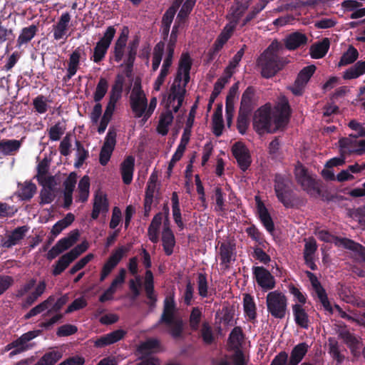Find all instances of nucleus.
<instances>
[{"label": "nucleus", "mask_w": 365, "mask_h": 365, "mask_svg": "<svg viewBox=\"0 0 365 365\" xmlns=\"http://www.w3.org/2000/svg\"><path fill=\"white\" fill-rule=\"evenodd\" d=\"M172 211H173V219L177 224V225L182 228L183 227V223L182 221L181 217V212L180 209V205H179V199L177 193L174 192L172 195Z\"/></svg>", "instance_id": "obj_51"}, {"label": "nucleus", "mask_w": 365, "mask_h": 365, "mask_svg": "<svg viewBox=\"0 0 365 365\" xmlns=\"http://www.w3.org/2000/svg\"><path fill=\"white\" fill-rule=\"evenodd\" d=\"M108 81L104 78H101L93 93V99L95 102H99L101 99H103L108 91Z\"/></svg>", "instance_id": "obj_55"}, {"label": "nucleus", "mask_w": 365, "mask_h": 365, "mask_svg": "<svg viewBox=\"0 0 365 365\" xmlns=\"http://www.w3.org/2000/svg\"><path fill=\"white\" fill-rule=\"evenodd\" d=\"M71 15L68 12L63 13L57 23L53 25V34L55 40L66 39L69 29Z\"/></svg>", "instance_id": "obj_22"}, {"label": "nucleus", "mask_w": 365, "mask_h": 365, "mask_svg": "<svg viewBox=\"0 0 365 365\" xmlns=\"http://www.w3.org/2000/svg\"><path fill=\"white\" fill-rule=\"evenodd\" d=\"M183 4L177 16V21H182L192 11L196 0H183Z\"/></svg>", "instance_id": "obj_57"}, {"label": "nucleus", "mask_w": 365, "mask_h": 365, "mask_svg": "<svg viewBox=\"0 0 365 365\" xmlns=\"http://www.w3.org/2000/svg\"><path fill=\"white\" fill-rule=\"evenodd\" d=\"M77 181V175L71 173L65 180L64 185V207H68L73 201V191Z\"/></svg>", "instance_id": "obj_29"}, {"label": "nucleus", "mask_w": 365, "mask_h": 365, "mask_svg": "<svg viewBox=\"0 0 365 365\" xmlns=\"http://www.w3.org/2000/svg\"><path fill=\"white\" fill-rule=\"evenodd\" d=\"M173 120V115L170 111H166L161 114L157 128L158 132L162 135H165L169 130V127Z\"/></svg>", "instance_id": "obj_40"}, {"label": "nucleus", "mask_w": 365, "mask_h": 365, "mask_svg": "<svg viewBox=\"0 0 365 365\" xmlns=\"http://www.w3.org/2000/svg\"><path fill=\"white\" fill-rule=\"evenodd\" d=\"M292 310L295 323L302 328L307 329L309 324V318L306 306L292 304Z\"/></svg>", "instance_id": "obj_28"}, {"label": "nucleus", "mask_w": 365, "mask_h": 365, "mask_svg": "<svg viewBox=\"0 0 365 365\" xmlns=\"http://www.w3.org/2000/svg\"><path fill=\"white\" fill-rule=\"evenodd\" d=\"M232 152L240 168L243 171L246 170L252 160L250 151L245 145L240 141L235 143L232 147Z\"/></svg>", "instance_id": "obj_18"}, {"label": "nucleus", "mask_w": 365, "mask_h": 365, "mask_svg": "<svg viewBox=\"0 0 365 365\" xmlns=\"http://www.w3.org/2000/svg\"><path fill=\"white\" fill-rule=\"evenodd\" d=\"M125 334V331L123 329L115 330L110 333L100 336L94 341V344L96 347L99 348L113 344L122 339Z\"/></svg>", "instance_id": "obj_25"}, {"label": "nucleus", "mask_w": 365, "mask_h": 365, "mask_svg": "<svg viewBox=\"0 0 365 365\" xmlns=\"http://www.w3.org/2000/svg\"><path fill=\"white\" fill-rule=\"evenodd\" d=\"M116 143V132L114 129L110 128L105 138L104 143L100 153L99 161L102 165H106L113 153Z\"/></svg>", "instance_id": "obj_16"}, {"label": "nucleus", "mask_w": 365, "mask_h": 365, "mask_svg": "<svg viewBox=\"0 0 365 365\" xmlns=\"http://www.w3.org/2000/svg\"><path fill=\"white\" fill-rule=\"evenodd\" d=\"M28 230L29 228L26 226L17 227L2 240V246L9 248L18 245L24 237Z\"/></svg>", "instance_id": "obj_27"}, {"label": "nucleus", "mask_w": 365, "mask_h": 365, "mask_svg": "<svg viewBox=\"0 0 365 365\" xmlns=\"http://www.w3.org/2000/svg\"><path fill=\"white\" fill-rule=\"evenodd\" d=\"M108 211V202L106 195L101 190H98L93 199V208L91 213L93 219H97L100 214H106Z\"/></svg>", "instance_id": "obj_23"}, {"label": "nucleus", "mask_w": 365, "mask_h": 365, "mask_svg": "<svg viewBox=\"0 0 365 365\" xmlns=\"http://www.w3.org/2000/svg\"><path fill=\"white\" fill-rule=\"evenodd\" d=\"M46 287L45 281H40L36 284V281L34 279H31L23 284L18 292V295L26 296L23 302L24 307H29L36 302L45 292Z\"/></svg>", "instance_id": "obj_9"}, {"label": "nucleus", "mask_w": 365, "mask_h": 365, "mask_svg": "<svg viewBox=\"0 0 365 365\" xmlns=\"http://www.w3.org/2000/svg\"><path fill=\"white\" fill-rule=\"evenodd\" d=\"M255 200H256L257 212H258L260 220L263 223L266 230L270 233L272 232L274 230V224L272 222V220L271 219L269 214L267 212V208L265 207L264 204L262 202V201L260 200V199L258 196L255 197Z\"/></svg>", "instance_id": "obj_32"}, {"label": "nucleus", "mask_w": 365, "mask_h": 365, "mask_svg": "<svg viewBox=\"0 0 365 365\" xmlns=\"http://www.w3.org/2000/svg\"><path fill=\"white\" fill-rule=\"evenodd\" d=\"M295 177L304 190L310 195H316L319 190L314 179L308 174L307 170L301 164H297L294 170Z\"/></svg>", "instance_id": "obj_14"}, {"label": "nucleus", "mask_w": 365, "mask_h": 365, "mask_svg": "<svg viewBox=\"0 0 365 365\" xmlns=\"http://www.w3.org/2000/svg\"><path fill=\"white\" fill-rule=\"evenodd\" d=\"M36 190V185L29 182H26L19 185V195L22 200H29L33 197Z\"/></svg>", "instance_id": "obj_54"}, {"label": "nucleus", "mask_w": 365, "mask_h": 365, "mask_svg": "<svg viewBox=\"0 0 365 365\" xmlns=\"http://www.w3.org/2000/svg\"><path fill=\"white\" fill-rule=\"evenodd\" d=\"M86 56L85 51L82 47L76 48L69 56L67 67V74L64 79H71L76 75L81 60Z\"/></svg>", "instance_id": "obj_21"}, {"label": "nucleus", "mask_w": 365, "mask_h": 365, "mask_svg": "<svg viewBox=\"0 0 365 365\" xmlns=\"http://www.w3.org/2000/svg\"><path fill=\"white\" fill-rule=\"evenodd\" d=\"M312 285L315 288V290L317 293L318 297H319L320 302H322V304H323L324 307L326 309L329 310L331 309L330 304L328 301V299L327 297V295L325 294L324 289L320 287L317 279L312 280Z\"/></svg>", "instance_id": "obj_59"}, {"label": "nucleus", "mask_w": 365, "mask_h": 365, "mask_svg": "<svg viewBox=\"0 0 365 365\" xmlns=\"http://www.w3.org/2000/svg\"><path fill=\"white\" fill-rule=\"evenodd\" d=\"M278 43L273 42L262 53L258 60L261 67L262 75L264 78H270L275 75L282 68V64L277 55Z\"/></svg>", "instance_id": "obj_7"}, {"label": "nucleus", "mask_w": 365, "mask_h": 365, "mask_svg": "<svg viewBox=\"0 0 365 365\" xmlns=\"http://www.w3.org/2000/svg\"><path fill=\"white\" fill-rule=\"evenodd\" d=\"M88 248V243L87 242H83L81 244L77 245L72 249L69 252L66 253L67 255L73 261L80 255L87 250Z\"/></svg>", "instance_id": "obj_63"}, {"label": "nucleus", "mask_w": 365, "mask_h": 365, "mask_svg": "<svg viewBox=\"0 0 365 365\" xmlns=\"http://www.w3.org/2000/svg\"><path fill=\"white\" fill-rule=\"evenodd\" d=\"M359 56L358 51L350 46L347 51L342 55L338 63L339 67L354 63Z\"/></svg>", "instance_id": "obj_50"}, {"label": "nucleus", "mask_w": 365, "mask_h": 365, "mask_svg": "<svg viewBox=\"0 0 365 365\" xmlns=\"http://www.w3.org/2000/svg\"><path fill=\"white\" fill-rule=\"evenodd\" d=\"M162 242L163 250L167 255H170L173 252V249L175 245V237L169 228L168 223L165 222L164 228L162 233Z\"/></svg>", "instance_id": "obj_30"}, {"label": "nucleus", "mask_w": 365, "mask_h": 365, "mask_svg": "<svg viewBox=\"0 0 365 365\" xmlns=\"http://www.w3.org/2000/svg\"><path fill=\"white\" fill-rule=\"evenodd\" d=\"M316 235L320 240L327 242H333L338 247L349 249V247H353L356 246L354 241L346 238L334 237L324 230L317 231Z\"/></svg>", "instance_id": "obj_24"}, {"label": "nucleus", "mask_w": 365, "mask_h": 365, "mask_svg": "<svg viewBox=\"0 0 365 365\" xmlns=\"http://www.w3.org/2000/svg\"><path fill=\"white\" fill-rule=\"evenodd\" d=\"M365 73V61H358L351 67L346 69L343 74L344 79H354Z\"/></svg>", "instance_id": "obj_36"}, {"label": "nucleus", "mask_w": 365, "mask_h": 365, "mask_svg": "<svg viewBox=\"0 0 365 365\" xmlns=\"http://www.w3.org/2000/svg\"><path fill=\"white\" fill-rule=\"evenodd\" d=\"M20 146L21 142L18 140H3L0 141V153L11 155L16 152Z\"/></svg>", "instance_id": "obj_41"}, {"label": "nucleus", "mask_w": 365, "mask_h": 365, "mask_svg": "<svg viewBox=\"0 0 365 365\" xmlns=\"http://www.w3.org/2000/svg\"><path fill=\"white\" fill-rule=\"evenodd\" d=\"M201 319V312L198 308H194L190 317V325L192 330H197Z\"/></svg>", "instance_id": "obj_64"}, {"label": "nucleus", "mask_w": 365, "mask_h": 365, "mask_svg": "<svg viewBox=\"0 0 365 365\" xmlns=\"http://www.w3.org/2000/svg\"><path fill=\"white\" fill-rule=\"evenodd\" d=\"M289 113L288 101L282 96L272 109L264 106L256 111L253 120L254 127L259 134L274 133L287 124Z\"/></svg>", "instance_id": "obj_1"}, {"label": "nucleus", "mask_w": 365, "mask_h": 365, "mask_svg": "<svg viewBox=\"0 0 365 365\" xmlns=\"http://www.w3.org/2000/svg\"><path fill=\"white\" fill-rule=\"evenodd\" d=\"M192 66V60L188 54L181 56L179 61L176 76L172 83L168 93V103L169 108L174 112H178L182 106L186 86L190 81V71Z\"/></svg>", "instance_id": "obj_3"}, {"label": "nucleus", "mask_w": 365, "mask_h": 365, "mask_svg": "<svg viewBox=\"0 0 365 365\" xmlns=\"http://www.w3.org/2000/svg\"><path fill=\"white\" fill-rule=\"evenodd\" d=\"M307 42V36L299 32L292 33L288 35L284 39L285 46L289 50L296 49L305 45Z\"/></svg>", "instance_id": "obj_34"}, {"label": "nucleus", "mask_w": 365, "mask_h": 365, "mask_svg": "<svg viewBox=\"0 0 365 365\" xmlns=\"http://www.w3.org/2000/svg\"><path fill=\"white\" fill-rule=\"evenodd\" d=\"M160 346L157 339H149L142 342L138 347V351L141 354H147L156 351Z\"/></svg>", "instance_id": "obj_48"}, {"label": "nucleus", "mask_w": 365, "mask_h": 365, "mask_svg": "<svg viewBox=\"0 0 365 365\" xmlns=\"http://www.w3.org/2000/svg\"><path fill=\"white\" fill-rule=\"evenodd\" d=\"M65 127L63 124L57 123L51 126L48 130L49 138L53 141L58 140L64 133Z\"/></svg>", "instance_id": "obj_60"}, {"label": "nucleus", "mask_w": 365, "mask_h": 365, "mask_svg": "<svg viewBox=\"0 0 365 365\" xmlns=\"http://www.w3.org/2000/svg\"><path fill=\"white\" fill-rule=\"evenodd\" d=\"M274 190L278 200L286 207L293 205V193L292 183L287 179L281 175L275 178Z\"/></svg>", "instance_id": "obj_11"}, {"label": "nucleus", "mask_w": 365, "mask_h": 365, "mask_svg": "<svg viewBox=\"0 0 365 365\" xmlns=\"http://www.w3.org/2000/svg\"><path fill=\"white\" fill-rule=\"evenodd\" d=\"M115 34V29L113 26H109L107 28L103 36L97 42L95 48H93V53L91 57V59L94 63H99L105 58Z\"/></svg>", "instance_id": "obj_12"}, {"label": "nucleus", "mask_w": 365, "mask_h": 365, "mask_svg": "<svg viewBox=\"0 0 365 365\" xmlns=\"http://www.w3.org/2000/svg\"><path fill=\"white\" fill-rule=\"evenodd\" d=\"M356 138L357 136L350 135L348 138H344L339 140L340 150L343 155L354 154L352 150L356 149Z\"/></svg>", "instance_id": "obj_42"}, {"label": "nucleus", "mask_w": 365, "mask_h": 365, "mask_svg": "<svg viewBox=\"0 0 365 365\" xmlns=\"http://www.w3.org/2000/svg\"><path fill=\"white\" fill-rule=\"evenodd\" d=\"M128 34V29L124 27L115 43L113 54L115 61H123L126 66H130L134 61L138 43V41H133L127 45Z\"/></svg>", "instance_id": "obj_6"}, {"label": "nucleus", "mask_w": 365, "mask_h": 365, "mask_svg": "<svg viewBox=\"0 0 365 365\" xmlns=\"http://www.w3.org/2000/svg\"><path fill=\"white\" fill-rule=\"evenodd\" d=\"M267 309L269 314L276 319H283L287 310V298L279 291L269 292L266 297Z\"/></svg>", "instance_id": "obj_8"}, {"label": "nucleus", "mask_w": 365, "mask_h": 365, "mask_svg": "<svg viewBox=\"0 0 365 365\" xmlns=\"http://www.w3.org/2000/svg\"><path fill=\"white\" fill-rule=\"evenodd\" d=\"M219 257L220 265L224 269H227L235 259L233 246L228 243L222 244L220 247Z\"/></svg>", "instance_id": "obj_26"}, {"label": "nucleus", "mask_w": 365, "mask_h": 365, "mask_svg": "<svg viewBox=\"0 0 365 365\" xmlns=\"http://www.w3.org/2000/svg\"><path fill=\"white\" fill-rule=\"evenodd\" d=\"M315 69L316 67L311 65L301 70L294 83L289 88L294 95L300 96L302 94L306 84L314 74Z\"/></svg>", "instance_id": "obj_17"}, {"label": "nucleus", "mask_w": 365, "mask_h": 365, "mask_svg": "<svg viewBox=\"0 0 365 365\" xmlns=\"http://www.w3.org/2000/svg\"><path fill=\"white\" fill-rule=\"evenodd\" d=\"M130 105L135 118H142L145 121V115L147 108V98L142 90L140 83L135 81L130 95Z\"/></svg>", "instance_id": "obj_10"}, {"label": "nucleus", "mask_w": 365, "mask_h": 365, "mask_svg": "<svg viewBox=\"0 0 365 365\" xmlns=\"http://www.w3.org/2000/svg\"><path fill=\"white\" fill-rule=\"evenodd\" d=\"M172 337L177 339L182 336L183 322L178 316V309L173 297H168L164 301L163 314L159 320Z\"/></svg>", "instance_id": "obj_5"}, {"label": "nucleus", "mask_w": 365, "mask_h": 365, "mask_svg": "<svg viewBox=\"0 0 365 365\" xmlns=\"http://www.w3.org/2000/svg\"><path fill=\"white\" fill-rule=\"evenodd\" d=\"M138 264L137 257L131 258L129 261L128 269L130 272L135 276V278L130 280L129 287L133 297H137L139 296L140 293V288L143 284L148 298L151 301L155 302L156 299L154 294V277L152 272L149 269L146 270L143 281V278L138 274Z\"/></svg>", "instance_id": "obj_4"}, {"label": "nucleus", "mask_w": 365, "mask_h": 365, "mask_svg": "<svg viewBox=\"0 0 365 365\" xmlns=\"http://www.w3.org/2000/svg\"><path fill=\"white\" fill-rule=\"evenodd\" d=\"M36 334L34 331H29L24 334H23L19 339L16 340L15 341L9 344L5 347V351H11L9 354V356L12 357L14 355L20 354L23 351H25L32 346L29 341L35 338Z\"/></svg>", "instance_id": "obj_15"}, {"label": "nucleus", "mask_w": 365, "mask_h": 365, "mask_svg": "<svg viewBox=\"0 0 365 365\" xmlns=\"http://www.w3.org/2000/svg\"><path fill=\"white\" fill-rule=\"evenodd\" d=\"M266 4L267 2L264 1H259L245 19H241V17L250 5V0H235L227 16L229 23L225 26L215 42L216 50L220 49L227 41L237 24H239L241 26H244L264 9Z\"/></svg>", "instance_id": "obj_2"}, {"label": "nucleus", "mask_w": 365, "mask_h": 365, "mask_svg": "<svg viewBox=\"0 0 365 365\" xmlns=\"http://www.w3.org/2000/svg\"><path fill=\"white\" fill-rule=\"evenodd\" d=\"M128 251V248L122 246L113 252L103 267L100 277L101 282L106 279Z\"/></svg>", "instance_id": "obj_19"}, {"label": "nucleus", "mask_w": 365, "mask_h": 365, "mask_svg": "<svg viewBox=\"0 0 365 365\" xmlns=\"http://www.w3.org/2000/svg\"><path fill=\"white\" fill-rule=\"evenodd\" d=\"M288 289L293 298V304H299L300 306L306 305L307 296L304 293L293 284H289Z\"/></svg>", "instance_id": "obj_52"}, {"label": "nucleus", "mask_w": 365, "mask_h": 365, "mask_svg": "<svg viewBox=\"0 0 365 365\" xmlns=\"http://www.w3.org/2000/svg\"><path fill=\"white\" fill-rule=\"evenodd\" d=\"M201 336L203 341L207 344H211L214 340V335L211 327L207 323H203L201 329Z\"/></svg>", "instance_id": "obj_61"}, {"label": "nucleus", "mask_w": 365, "mask_h": 365, "mask_svg": "<svg viewBox=\"0 0 365 365\" xmlns=\"http://www.w3.org/2000/svg\"><path fill=\"white\" fill-rule=\"evenodd\" d=\"M79 233L78 230L72 231L67 237L58 240L56 245L62 253L63 251L72 247L78 240Z\"/></svg>", "instance_id": "obj_38"}, {"label": "nucleus", "mask_w": 365, "mask_h": 365, "mask_svg": "<svg viewBox=\"0 0 365 365\" xmlns=\"http://www.w3.org/2000/svg\"><path fill=\"white\" fill-rule=\"evenodd\" d=\"M329 47V42L328 39H324L322 41L316 43L311 47V56L313 58H322L328 51Z\"/></svg>", "instance_id": "obj_43"}, {"label": "nucleus", "mask_w": 365, "mask_h": 365, "mask_svg": "<svg viewBox=\"0 0 365 365\" xmlns=\"http://www.w3.org/2000/svg\"><path fill=\"white\" fill-rule=\"evenodd\" d=\"M90 180L86 175L83 176L79 181L78 185V200L86 202L89 196Z\"/></svg>", "instance_id": "obj_45"}, {"label": "nucleus", "mask_w": 365, "mask_h": 365, "mask_svg": "<svg viewBox=\"0 0 365 365\" xmlns=\"http://www.w3.org/2000/svg\"><path fill=\"white\" fill-rule=\"evenodd\" d=\"M164 47V43L160 42L157 43L154 48L152 61V68L153 71H156L160 66L163 55Z\"/></svg>", "instance_id": "obj_56"}, {"label": "nucleus", "mask_w": 365, "mask_h": 365, "mask_svg": "<svg viewBox=\"0 0 365 365\" xmlns=\"http://www.w3.org/2000/svg\"><path fill=\"white\" fill-rule=\"evenodd\" d=\"M75 217L72 213H68L66 216L58 221L52 227L51 232L53 235L57 236L64 229L68 227L74 220Z\"/></svg>", "instance_id": "obj_47"}, {"label": "nucleus", "mask_w": 365, "mask_h": 365, "mask_svg": "<svg viewBox=\"0 0 365 365\" xmlns=\"http://www.w3.org/2000/svg\"><path fill=\"white\" fill-rule=\"evenodd\" d=\"M79 233L78 230L72 231L67 237L58 240L56 245L62 253L63 251L72 247L78 240Z\"/></svg>", "instance_id": "obj_39"}, {"label": "nucleus", "mask_w": 365, "mask_h": 365, "mask_svg": "<svg viewBox=\"0 0 365 365\" xmlns=\"http://www.w3.org/2000/svg\"><path fill=\"white\" fill-rule=\"evenodd\" d=\"M34 106L39 113H45L48 109V101L46 97L39 96L34 100Z\"/></svg>", "instance_id": "obj_62"}, {"label": "nucleus", "mask_w": 365, "mask_h": 365, "mask_svg": "<svg viewBox=\"0 0 365 365\" xmlns=\"http://www.w3.org/2000/svg\"><path fill=\"white\" fill-rule=\"evenodd\" d=\"M243 308L246 317H247L250 320H253L256 318V304L254 298L248 294H244Z\"/></svg>", "instance_id": "obj_35"}, {"label": "nucleus", "mask_w": 365, "mask_h": 365, "mask_svg": "<svg viewBox=\"0 0 365 365\" xmlns=\"http://www.w3.org/2000/svg\"><path fill=\"white\" fill-rule=\"evenodd\" d=\"M135 159L133 156H128L120 165V173L123 181L128 185L132 182L134 171Z\"/></svg>", "instance_id": "obj_31"}, {"label": "nucleus", "mask_w": 365, "mask_h": 365, "mask_svg": "<svg viewBox=\"0 0 365 365\" xmlns=\"http://www.w3.org/2000/svg\"><path fill=\"white\" fill-rule=\"evenodd\" d=\"M253 274L257 284L264 291L270 290L275 287V279L272 274L263 267L253 268Z\"/></svg>", "instance_id": "obj_20"}, {"label": "nucleus", "mask_w": 365, "mask_h": 365, "mask_svg": "<svg viewBox=\"0 0 365 365\" xmlns=\"http://www.w3.org/2000/svg\"><path fill=\"white\" fill-rule=\"evenodd\" d=\"M61 357V352L53 350L46 353L37 363L38 365H54Z\"/></svg>", "instance_id": "obj_53"}, {"label": "nucleus", "mask_w": 365, "mask_h": 365, "mask_svg": "<svg viewBox=\"0 0 365 365\" xmlns=\"http://www.w3.org/2000/svg\"><path fill=\"white\" fill-rule=\"evenodd\" d=\"M243 340L242 330L239 327H235L230 333L229 337V346L235 350L232 355V361L235 365H246L247 361L245 356L240 349Z\"/></svg>", "instance_id": "obj_13"}, {"label": "nucleus", "mask_w": 365, "mask_h": 365, "mask_svg": "<svg viewBox=\"0 0 365 365\" xmlns=\"http://www.w3.org/2000/svg\"><path fill=\"white\" fill-rule=\"evenodd\" d=\"M73 262V260L67 255V254L63 255L57 262L55 265L53 274L58 275L60 274L69 265V264Z\"/></svg>", "instance_id": "obj_58"}, {"label": "nucleus", "mask_w": 365, "mask_h": 365, "mask_svg": "<svg viewBox=\"0 0 365 365\" xmlns=\"http://www.w3.org/2000/svg\"><path fill=\"white\" fill-rule=\"evenodd\" d=\"M308 350L306 343L297 344L292 350L289 365H297L303 359Z\"/></svg>", "instance_id": "obj_37"}, {"label": "nucleus", "mask_w": 365, "mask_h": 365, "mask_svg": "<svg viewBox=\"0 0 365 365\" xmlns=\"http://www.w3.org/2000/svg\"><path fill=\"white\" fill-rule=\"evenodd\" d=\"M37 31L38 28L35 25L24 28L18 38V43L19 45L27 43L34 37Z\"/></svg>", "instance_id": "obj_49"}, {"label": "nucleus", "mask_w": 365, "mask_h": 365, "mask_svg": "<svg viewBox=\"0 0 365 365\" xmlns=\"http://www.w3.org/2000/svg\"><path fill=\"white\" fill-rule=\"evenodd\" d=\"M53 302V297H49L46 300L43 301L41 304H38L33 309H31L25 316L26 318L29 319L38 314L47 312L48 314V308L51 306Z\"/></svg>", "instance_id": "obj_46"}, {"label": "nucleus", "mask_w": 365, "mask_h": 365, "mask_svg": "<svg viewBox=\"0 0 365 365\" xmlns=\"http://www.w3.org/2000/svg\"><path fill=\"white\" fill-rule=\"evenodd\" d=\"M213 132L217 136H220L222 133L223 120H222V108L221 106L215 111L212 116Z\"/></svg>", "instance_id": "obj_44"}, {"label": "nucleus", "mask_w": 365, "mask_h": 365, "mask_svg": "<svg viewBox=\"0 0 365 365\" xmlns=\"http://www.w3.org/2000/svg\"><path fill=\"white\" fill-rule=\"evenodd\" d=\"M182 1L175 0L173 6L165 13L162 20V31L165 35H168L176 11L182 3Z\"/></svg>", "instance_id": "obj_33"}]
</instances>
